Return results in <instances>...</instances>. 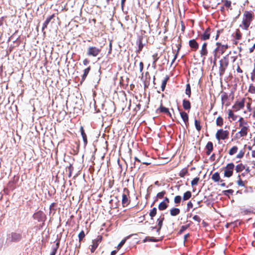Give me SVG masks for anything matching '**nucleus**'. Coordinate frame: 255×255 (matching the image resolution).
<instances>
[{
  "instance_id": "1",
  "label": "nucleus",
  "mask_w": 255,
  "mask_h": 255,
  "mask_svg": "<svg viewBox=\"0 0 255 255\" xmlns=\"http://www.w3.org/2000/svg\"><path fill=\"white\" fill-rule=\"evenodd\" d=\"M253 19V14L252 12L245 11L243 14L242 25H240L241 27L245 30H248L251 23Z\"/></svg>"
},
{
  "instance_id": "2",
  "label": "nucleus",
  "mask_w": 255,
  "mask_h": 255,
  "mask_svg": "<svg viewBox=\"0 0 255 255\" xmlns=\"http://www.w3.org/2000/svg\"><path fill=\"white\" fill-rule=\"evenodd\" d=\"M239 127L241 128V130L239 132L241 137L245 136L247 135L249 125L246 121H245L243 118H240L239 120Z\"/></svg>"
},
{
  "instance_id": "3",
  "label": "nucleus",
  "mask_w": 255,
  "mask_h": 255,
  "mask_svg": "<svg viewBox=\"0 0 255 255\" xmlns=\"http://www.w3.org/2000/svg\"><path fill=\"white\" fill-rule=\"evenodd\" d=\"M217 47L214 51V54L215 58H219V56L224 53L226 49L228 48V45H222L217 42L216 43Z\"/></svg>"
},
{
  "instance_id": "4",
  "label": "nucleus",
  "mask_w": 255,
  "mask_h": 255,
  "mask_svg": "<svg viewBox=\"0 0 255 255\" xmlns=\"http://www.w3.org/2000/svg\"><path fill=\"white\" fill-rule=\"evenodd\" d=\"M32 218L38 222H44L46 219V216L43 211L39 210L33 215Z\"/></svg>"
},
{
  "instance_id": "5",
  "label": "nucleus",
  "mask_w": 255,
  "mask_h": 255,
  "mask_svg": "<svg viewBox=\"0 0 255 255\" xmlns=\"http://www.w3.org/2000/svg\"><path fill=\"white\" fill-rule=\"evenodd\" d=\"M235 165L233 163H228L224 168V176L230 177L232 176Z\"/></svg>"
},
{
  "instance_id": "6",
  "label": "nucleus",
  "mask_w": 255,
  "mask_h": 255,
  "mask_svg": "<svg viewBox=\"0 0 255 255\" xmlns=\"http://www.w3.org/2000/svg\"><path fill=\"white\" fill-rule=\"evenodd\" d=\"M229 132L227 130H224L222 129L218 130L216 133V138L217 140H224L228 138Z\"/></svg>"
},
{
  "instance_id": "7",
  "label": "nucleus",
  "mask_w": 255,
  "mask_h": 255,
  "mask_svg": "<svg viewBox=\"0 0 255 255\" xmlns=\"http://www.w3.org/2000/svg\"><path fill=\"white\" fill-rule=\"evenodd\" d=\"M101 52V49L96 47H90L87 50V54L94 57L97 56Z\"/></svg>"
},
{
  "instance_id": "8",
  "label": "nucleus",
  "mask_w": 255,
  "mask_h": 255,
  "mask_svg": "<svg viewBox=\"0 0 255 255\" xmlns=\"http://www.w3.org/2000/svg\"><path fill=\"white\" fill-rule=\"evenodd\" d=\"M9 237V241L11 242H19L22 238L21 235L19 233L13 232L10 235Z\"/></svg>"
},
{
  "instance_id": "9",
  "label": "nucleus",
  "mask_w": 255,
  "mask_h": 255,
  "mask_svg": "<svg viewBox=\"0 0 255 255\" xmlns=\"http://www.w3.org/2000/svg\"><path fill=\"white\" fill-rule=\"evenodd\" d=\"M55 17V14H53L48 17L44 22L43 24L42 27V31H43L44 30L47 28L48 24L49 23V22L51 21V19H53Z\"/></svg>"
},
{
  "instance_id": "10",
  "label": "nucleus",
  "mask_w": 255,
  "mask_h": 255,
  "mask_svg": "<svg viewBox=\"0 0 255 255\" xmlns=\"http://www.w3.org/2000/svg\"><path fill=\"white\" fill-rule=\"evenodd\" d=\"M244 100L236 103L233 106V108L236 111L240 110L244 107Z\"/></svg>"
},
{
  "instance_id": "11",
  "label": "nucleus",
  "mask_w": 255,
  "mask_h": 255,
  "mask_svg": "<svg viewBox=\"0 0 255 255\" xmlns=\"http://www.w3.org/2000/svg\"><path fill=\"white\" fill-rule=\"evenodd\" d=\"M207 54L208 51L207 49V43H204L202 46V48L200 51V54L202 57H203V59H205V56L207 55Z\"/></svg>"
},
{
  "instance_id": "12",
  "label": "nucleus",
  "mask_w": 255,
  "mask_h": 255,
  "mask_svg": "<svg viewBox=\"0 0 255 255\" xmlns=\"http://www.w3.org/2000/svg\"><path fill=\"white\" fill-rule=\"evenodd\" d=\"M59 245H60V240L58 239L56 240V245L53 247H52V251L50 255H56L57 250L59 248Z\"/></svg>"
},
{
  "instance_id": "13",
  "label": "nucleus",
  "mask_w": 255,
  "mask_h": 255,
  "mask_svg": "<svg viewBox=\"0 0 255 255\" xmlns=\"http://www.w3.org/2000/svg\"><path fill=\"white\" fill-rule=\"evenodd\" d=\"M81 135L82 137L83 141L84 142V146L85 147L87 144V137L86 134L85 133L83 128L81 127Z\"/></svg>"
},
{
  "instance_id": "14",
  "label": "nucleus",
  "mask_w": 255,
  "mask_h": 255,
  "mask_svg": "<svg viewBox=\"0 0 255 255\" xmlns=\"http://www.w3.org/2000/svg\"><path fill=\"white\" fill-rule=\"evenodd\" d=\"M180 114L185 124L187 125L188 124V116L187 114L184 112H182L180 113Z\"/></svg>"
},
{
  "instance_id": "15",
  "label": "nucleus",
  "mask_w": 255,
  "mask_h": 255,
  "mask_svg": "<svg viewBox=\"0 0 255 255\" xmlns=\"http://www.w3.org/2000/svg\"><path fill=\"white\" fill-rule=\"evenodd\" d=\"M189 44L190 47L195 50H196L198 48L199 45L195 39L190 40Z\"/></svg>"
},
{
  "instance_id": "16",
  "label": "nucleus",
  "mask_w": 255,
  "mask_h": 255,
  "mask_svg": "<svg viewBox=\"0 0 255 255\" xmlns=\"http://www.w3.org/2000/svg\"><path fill=\"white\" fill-rule=\"evenodd\" d=\"M157 112H159L160 113H165V114H167L168 115H169V116L171 117V114L170 113L168 109L167 108H165V107H162L161 105L157 110Z\"/></svg>"
},
{
  "instance_id": "17",
  "label": "nucleus",
  "mask_w": 255,
  "mask_h": 255,
  "mask_svg": "<svg viewBox=\"0 0 255 255\" xmlns=\"http://www.w3.org/2000/svg\"><path fill=\"white\" fill-rule=\"evenodd\" d=\"M164 220V217H161L157 219V222L158 225V228H157L156 232L159 234V231L160 230L162 226V223Z\"/></svg>"
},
{
  "instance_id": "18",
  "label": "nucleus",
  "mask_w": 255,
  "mask_h": 255,
  "mask_svg": "<svg viewBox=\"0 0 255 255\" xmlns=\"http://www.w3.org/2000/svg\"><path fill=\"white\" fill-rule=\"evenodd\" d=\"M228 65V62L226 60V59H222L220 60V70L222 71H224L225 68Z\"/></svg>"
},
{
  "instance_id": "19",
  "label": "nucleus",
  "mask_w": 255,
  "mask_h": 255,
  "mask_svg": "<svg viewBox=\"0 0 255 255\" xmlns=\"http://www.w3.org/2000/svg\"><path fill=\"white\" fill-rule=\"evenodd\" d=\"M128 199L127 195L125 194H123L122 195V204L124 206H127L128 204Z\"/></svg>"
},
{
  "instance_id": "20",
  "label": "nucleus",
  "mask_w": 255,
  "mask_h": 255,
  "mask_svg": "<svg viewBox=\"0 0 255 255\" xmlns=\"http://www.w3.org/2000/svg\"><path fill=\"white\" fill-rule=\"evenodd\" d=\"M180 213V210L178 208H172L170 211V214L172 216H175L178 215Z\"/></svg>"
},
{
  "instance_id": "21",
  "label": "nucleus",
  "mask_w": 255,
  "mask_h": 255,
  "mask_svg": "<svg viewBox=\"0 0 255 255\" xmlns=\"http://www.w3.org/2000/svg\"><path fill=\"white\" fill-rule=\"evenodd\" d=\"M183 107L185 110H189L191 108L190 102L186 100H183Z\"/></svg>"
},
{
  "instance_id": "22",
  "label": "nucleus",
  "mask_w": 255,
  "mask_h": 255,
  "mask_svg": "<svg viewBox=\"0 0 255 255\" xmlns=\"http://www.w3.org/2000/svg\"><path fill=\"white\" fill-rule=\"evenodd\" d=\"M209 29H207L202 35V39L204 40L208 39L210 37Z\"/></svg>"
},
{
  "instance_id": "23",
  "label": "nucleus",
  "mask_w": 255,
  "mask_h": 255,
  "mask_svg": "<svg viewBox=\"0 0 255 255\" xmlns=\"http://www.w3.org/2000/svg\"><path fill=\"white\" fill-rule=\"evenodd\" d=\"M212 179L215 182H218L220 180V176L218 172L214 173L212 176Z\"/></svg>"
},
{
  "instance_id": "24",
  "label": "nucleus",
  "mask_w": 255,
  "mask_h": 255,
  "mask_svg": "<svg viewBox=\"0 0 255 255\" xmlns=\"http://www.w3.org/2000/svg\"><path fill=\"white\" fill-rule=\"evenodd\" d=\"M245 168V166L242 164H238L236 166V171H237V172H241Z\"/></svg>"
},
{
  "instance_id": "25",
  "label": "nucleus",
  "mask_w": 255,
  "mask_h": 255,
  "mask_svg": "<svg viewBox=\"0 0 255 255\" xmlns=\"http://www.w3.org/2000/svg\"><path fill=\"white\" fill-rule=\"evenodd\" d=\"M191 197V193L190 191H187L186 192L184 195H183V200L185 201V200H188L189 198H190Z\"/></svg>"
},
{
  "instance_id": "26",
  "label": "nucleus",
  "mask_w": 255,
  "mask_h": 255,
  "mask_svg": "<svg viewBox=\"0 0 255 255\" xmlns=\"http://www.w3.org/2000/svg\"><path fill=\"white\" fill-rule=\"evenodd\" d=\"M216 125L218 126L221 127L223 125V119L221 117H218L216 121Z\"/></svg>"
},
{
  "instance_id": "27",
  "label": "nucleus",
  "mask_w": 255,
  "mask_h": 255,
  "mask_svg": "<svg viewBox=\"0 0 255 255\" xmlns=\"http://www.w3.org/2000/svg\"><path fill=\"white\" fill-rule=\"evenodd\" d=\"M168 205L164 202H161L158 205L159 210L162 211L166 209Z\"/></svg>"
},
{
  "instance_id": "28",
  "label": "nucleus",
  "mask_w": 255,
  "mask_h": 255,
  "mask_svg": "<svg viewBox=\"0 0 255 255\" xmlns=\"http://www.w3.org/2000/svg\"><path fill=\"white\" fill-rule=\"evenodd\" d=\"M90 70V66H89L88 67H87L84 69V73L82 75V79L83 80H84L86 78Z\"/></svg>"
},
{
  "instance_id": "29",
  "label": "nucleus",
  "mask_w": 255,
  "mask_h": 255,
  "mask_svg": "<svg viewBox=\"0 0 255 255\" xmlns=\"http://www.w3.org/2000/svg\"><path fill=\"white\" fill-rule=\"evenodd\" d=\"M228 118H231L233 121L236 120L237 117L234 115L233 111L231 110H228Z\"/></svg>"
},
{
  "instance_id": "30",
  "label": "nucleus",
  "mask_w": 255,
  "mask_h": 255,
  "mask_svg": "<svg viewBox=\"0 0 255 255\" xmlns=\"http://www.w3.org/2000/svg\"><path fill=\"white\" fill-rule=\"evenodd\" d=\"M238 151V147L236 146H233L229 151V154L232 155L236 153Z\"/></svg>"
},
{
  "instance_id": "31",
  "label": "nucleus",
  "mask_w": 255,
  "mask_h": 255,
  "mask_svg": "<svg viewBox=\"0 0 255 255\" xmlns=\"http://www.w3.org/2000/svg\"><path fill=\"white\" fill-rule=\"evenodd\" d=\"M98 241H93V245H92V248L91 249V251L92 252H94L95 251V250H96V249L98 247Z\"/></svg>"
},
{
  "instance_id": "32",
  "label": "nucleus",
  "mask_w": 255,
  "mask_h": 255,
  "mask_svg": "<svg viewBox=\"0 0 255 255\" xmlns=\"http://www.w3.org/2000/svg\"><path fill=\"white\" fill-rule=\"evenodd\" d=\"M168 79V77H166L165 79L162 81V84L161 86L162 91H163L164 90Z\"/></svg>"
},
{
  "instance_id": "33",
  "label": "nucleus",
  "mask_w": 255,
  "mask_h": 255,
  "mask_svg": "<svg viewBox=\"0 0 255 255\" xmlns=\"http://www.w3.org/2000/svg\"><path fill=\"white\" fill-rule=\"evenodd\" d=\"M156 211L157 209L156 208H153L150 212L149 213V216L151 218V219L153 218V217H154L156 214Z\"/></svg>"
},
{
  "instance_id": "34",
  "label": "nucleus",
  "mask_w": 255,
  "mask_h": 255,
  "mask_svg": "<svg viewBox=\"0 0 255 255\" xmlns=\"http://www.w3.org/2000/svg\"><path fill=\"white\" fill-rule=\"evenodd\" d=\"M195 126L196 129L198 131L200 130V129L201 128V126L200 125L199 121H198L197 120H195Z\"/></svg>"
},
{
  "instance_id": "35",
  "label": "nucleus",
  "mask_w": 255,
  "mask_h": 255,
  "mask_svg": "<svg viewBox=\"0 0 255 255\" xmlns=\"http://www.w3.org/2000/svg\"><path fill=\"white\" fill-rule=\"evenodd\" d=\"M242 37V34L239 29H237L236 32L235 38L237 40H240Z\"/></svg>"
},
{
  "instance_id": "36",
  "label": "nucleus",
  "mask_w": 255,
  "mask_h": 255,
  "mask_svg": "<svg viewBox=\"0 0 255 255\" xmlns=\"http://www.w3.org/2000/svg\"><path fill=\"white\" fill-rule=\"evenodd\" d=\"M206 148L208 150H213V143L211 142H208L206 146Z\"/></svg>"
},
{
  "instance_id": "37",
  "label": "nucleus",
  "mask_w": 255,
  "mask_h": 255,
  "mask_svg": "<svg viewBox=\"0 0 255 255\" xmlns=\"http://www.w3.org/2000/svg\"><path fill=\"white\" fill-rule=\"evenodd\" d=\"M187 173V170L186 169H182L179 172V176L181 177H183Z\"/></svg>"
},
{
  "instance_id": "38",
  "label": "nucleus",
  "mask_w": 255,
  "mask_h": 255,
  "mask_svg": "<svg viewBox=\"0 0 255 255\" xmlns=\"http://www.w3.org/2000/svg\"><path fill=\"white\" fill-rule=\"evenodd\" d=\"M233 192H234V191L233 190L229 189V190L223 191V193L224 195H225L226 196H229V194H232Z\"/></svg>"
},
{
  "instance_id": "39",
  "label": "nucleus",
  "mask_w": 255,
  "mask_h": 255,
  "mask_svg": "<svg viewBox=\"0 0 255 255\" xmlns=\"http://www.w3.org/2000/svg\"><path fill=\"white\" fill-rule=\"evenodd\" d=\"M185 93L186 94L188 95L189 97L190 96V94H191V89H190V86L189 85V84H187L186 85V91H185Z\"/></svg>"
},
{
  "instance_id": "40",
  "label": "nucleus",
  "mask_w": 255,
  "mask_h": 255,
  "mask_svg": "<svg viewBox=\"0 0 255 255\" xmlns=\"http://www.w3.org/2000/svg\"><path fill=\"white\" fill-rule=\"evenodd\" d=\"M238 178H239V180L237 181L238 185L240 186H242V187L244 186L245 184H244V182L241 180V176L240 175H238Z\"/></svg>"
},
{
  "instance_id": "41",
  "label": "nucleus",
  "mask_w": 255,
  "mask_h": 255,
  "mask_svg": "<svg viewBox=\"0 0 255 255\" xmlns=\"http://www.w3.org/2000/svg\"><path fill=\"white\" fill-rule=\"evenodd\" d=\"M199 178L198 177H196L194 179H193L191 181V185L192 186H195L197 185L199 182Z\"/></svg>"
},
{
  "instance_id": "42",
  "label": "nucleus",
  "mask_w": 255,
  "mask_h": 255,
  "mask_svg": "<svg viewBox=\"0 0 255 255\" xmlns=\"http://www.w3.org/2000/svg\"><path fill=\"white\" fill-rule=\"evenodd\" d=\"M128 237H127L128 238ZM127 240V238L124 239V240H123L120 243V244L118 245V246H117V248L118 250H119L120 249H121V248L124 245V244L125 243L126 241Z\"/></svg>"
},
{
  "instance_id": "43",
  "label": "nucleus",
  "mask_w": 255,
  "mask_h": 255,
  "mask_svg": "<svg viewBox=\"0 0 255 255\" xmlns=\"http://www.w3.org/2000/svg\"><path fill=\"white\" fill-rule=\"evenodd\" d=\"M166 192L165 191H162L160 192H159L158 193H157V197L158 198H162L163 197L164 195L165 194Z\"/></svg>"
},
{
  "instance_id": "44",
  "label": "nucleus",
  "mask_w": 255,
  "mask_h": 255,
  "mask_svg": "<svg viewBox=\"0 0 255 255\" xmlns=\"http://www.w3.org/2000/svg\"><path fill=\"white\" fill-rule=\"evenodd\" d=\"M181 200V197L180 196H176L174 198V202L176 203V204H178L180 202Z\"/></svg>"
},
{
  "instance_id": "45",
  "label": "nucleus",
  "mask_w": 255,
  "mask_h": 255,
  "mask_svg": "<svg viewBox=\"0 0 255 255\" xmlns=\"http://www.w3.org/2000/svg\"><path fill=\"white\" fill-rule=\"evenodd\" d=\"M193 219L194 220H195V221H197L198 222H200V220H201L200 218L198 215H195L193 217Z\"/></svg>"
},
{
  "instance_id": "46",
  "label": "nucleus",
  "mask_w": 255,
  "mask_h": 255,
  "mask_svg": "<svg viewBox=\"0 0 255 255\" xmlns=\"http://www.w3.org/2000/svg\"><path fill=\"white\" fill-rule=\"evenodd\" d=\"M188 228V226H182L180 230V233H182L183 231H184L185 230H186Z\"/></svg>"
},
{
  "instance_id": "47",
  "label": "nucleus",
  "mask_w": 255,
  "mask_h": 255,
  "mask_svg": "<svg viewBox=\"0 0 255 255\" xmlns=\"http://www.w3.org/2000/svg\"><path fill=\"white\" fill-rule=\"evenodd\" d=\"M244 152H243L242 151H240L239 154L237 155V157L238 158H241L244 156Z\"/></svg>"
},
{
  "instance_id": "48",
  "label": "nucleus",
  "mask_w": 255,
  "mask_h": 255,
  "mask_svg": "<svg viewBox=\"0 0 255 255\" xmlns=\"http://www.w3.org/2000/svg\"><path fill=\"white\" fill-rule=\"evenodd\" d=\"M187 207L188 210H189L190 208L193 207V204L192 203V202L191 201H189L187 203Z\"/></svg>"
},
{
  "instance_id": "49",
  "label": "nucleus",
  "mask_w": 255,
  "mask_h": 255,
  "mask_svg": "<svg viewBox=\"0 0 255 255\" xmlns=\"http://www.w3.org/2000/svg\"><path fill=\"white\" fill-rule=\"evenodd\" d=\"M252 79L253 80L254 78H255V67L253 70V72L252 73Z\"/></svg>"
},
{
  "instance_id": "50",
  "label": "nucleus",
  "mask_w": 255,
  "mask_h": 255,
  "mask_svg": "<svg viewBox=\"0 0 255 255\" xmlns=\"http://www.w3.org/2000/svg\"><path fill=\"white\" fill-rule=\"evenodd\" d=\"M249 91L253 94L255 93V87H251L250 88Z\"/></svg>"
},
{
  "instance_id": "51",
  "label": "nucleus",
  "mask_w": 255,
  "mask_h": 255,
  "mask_svg": "<svg viewBox=\"0 0 255 255\" xmlns=\"http://www.w3.org/2000/svg\"><path fill=\"white\" fill-rule=\"evenodd\" d=\"M247 107L248 110L250 112H251L252 111V109H251V104L249 102L247 103Z\"/></svg>"
},
{
  "instance_id": "52",
  "label": "nucleus",
  "mask_w": 255,
  "mask_h": 255,
  "mask_svg": "<svg viewBox=\"0 0 255 255\" xmlns=\"http://www.w3.org/2000/svg\"><path fill=\"white\" fill-rule=\"evenodd\" d=\"M162 202L167 204L169 202V200L167 197H165Z\"/></svg>"
},
{
  "instance_id": "53",
  "label": "nucleus",
  "mask_w": 255,
  "mask_h": 255,
  "mask_svg": "<svg viewBox=\"0 0 255 255\" xmlns=\"http://www.w3.org/2000/svg\"><path fill=\"white\" fill-rule=\"evenodd\" d=\"M89 63V61L87 59H85L84 61H83V64L85 65H88V64Z\"/></svg>"
},
{
  "instance_id": "54",
  "label": "nucleus",
  "mask_w": 255,
  "mask_h": 255,
  "mask_svg": "<svg viewBox=\"0 0 255 255\" xmlns=\"http://www.w3.org/2000/svg\"><path fill=\"white\" fill-rule=\"evenodd\" d=\"M148 241H151V242H156L157 240L155 239H154V238H150L148 240Z\"/></svg>"
},
{
  "instance_id": "55",
  "label": "nucleus",
  "mask_w": 255,
  "mask_h": 255,
  "mask_svg": "<svg viewBox=\"0 0 255 255\" xmlns=\"http://www.w3.org/2000/svg\"><path fill=\"white\" fill-rule=\"evenodd\" d=\"M139 67H140V71H141L143 69V67L142 62H140Z\"/></svg>"
},
{
  "instance_id": "56",
  "label": "nucleus",
  "mask_w": 255,
  "mask_h": 255,
  "mask_svg": "<svg viewBox=\"0 0 255 255\" xmlns=\"http://www.w3.org/2000/svg\"><path fill=\"white\" fill-rule=\"evenodd\" d=\"M225 5L227 7H230L231 5V2L230 1H226L225 3Z\"/></svg>"
},
{
  "instance_id": "57",
  "label": "nucleus",
  "mask_w": 255,
  "mask_h": 255,
  "mask_svg": "<svg viewBox=\"0 0 255 255\" xmlns=\"http://www.w3.org/2000/svg\"><path fill=\"white\" fill-rule=\"evenodd\" d=\"M85 234L83 231H81V240L84 237Z\"/></svg>"
},
{
  "instance_id": "58",
  "label": "nucleus",
  "mask_w": 255,
  "mask_h": 255,
  "mask_svg": "<svg viewBox=\"0 0 255 255\" xmlns=\"http://www.w3.org/2000/svg\"><path fill=\"white\" fill-rule=\"evenodd\" d=\"M3 17L0 18V26L3 24Z\"/></svg>"
},
{
  "instance_id": "59",
  "label": "nucleus",
  "mask_w": 255,
  "mask_h": 255,
  "mask_svg": "<svg viewBox=\"0 0 255 255\" xmlns=\"http://www.w3.org/2000/svg\"><path fill=\"white\" fill-rule=\"evenodd\" d=\"M189 235L188 234H187L184 235V241H185L186 240V239L189 237Z\"/></svg>"
},
{
  "instance_id": "60",
  "label": "nucleus",
  "mask_w": 255,
  "mask_h": 255,
  "mask_svg": "<svg viewBox=\"0 0 255 255\" xmlns=\"http://www.w3.org/2000/svg\"><path fill=\"white\" fill-rule=\"evenodd\" d=\"M176 57H177V54L174 56V58L172 59V61L171 62V64H172L174 63V62L175 61Z\"/></svg>"
},
{
  "instance_id": "61",
  "label": "nucleus",
  "mask_w": 255,
  "mask_h": 255,
  "mask_svg": "<svg viewBox=\"0 0 255 255\" xmlns=\"http://www.w3.org/2000/svg\"><path fill=\"white\" fill-rule=\"evenodd\" d=\"M237 71L239 73H242V69L239 67H238V68L237 69Z\"/></svg>"
},
{
  "instance_id": "62",
  "label": "nucleus",
  "mask_w": 255,
  "mask_h": 255,
  "mask_svg": "<svg viewBox=\"0 0 255 255\" xmlns=\"http://www.w3.org/2000/svg\"><path fill=\"white\" fill-rule=\"evenodd\" d=\"M252 155L253 157H255V150H253L252 152Z\"/></svg>"
},
{
  "instance_id": "63",
  "label": "nucleus",
  "mask_w": 255,
  "mask_h": 255,
  "mask_svg": "<svg viewBox=\"0 0 255 255\" xmlns=\"http://www.w3.org/2000/svg\"><path fill=\"white\" fill-rule=\"evenodd\" d=\"M254 49H255V47H254V46H253L252 47H251V48L250 49V52L251 53L253 52V51H254Z\"/></svg>"
},
{
  "instance_id": "64",
  "label": "nucleus",
  "mask_w": 255,
  "mask_h": 255,
  "mask_svg": "<svg viewBox=\"0 0 255 255\" xmlns=\"http://www.w3.org/2000/svg\"><path fill=\"white\" fill-rule=\"evenodd\" d=\"M116 254V251H113L111 252V255H115Z\"/></svg>"
}]
</instances>
